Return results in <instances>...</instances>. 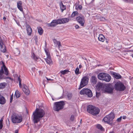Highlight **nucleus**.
Masks as SVG:
<instances>
[{
  "instance_id": "1",
  "label": "nucleus",
  "mask_w": 133,
  "mask_h": 133,
  "mask_svg": "<svg viewBox=\"0 0 133 133\" xmlns=\"http://www.w3.org/2000/svg\"><path fill=\"white\" fill-rule=\"evenodd\" d=\"M33 114L34 122L35 123H37L44 116L45 112L43 109L37 108L36 111L33 113Z\"/></svg>"
},
{
  "instance_id": "2",
  "label": "nucleus",
  "mask_w": 133,
  "mask_h": 133,
  "mask_svg": "<svg viewBox=\"0 0 133 133\" xmlns=\"http://www.w3.org/2000/svg\"><path fill=\"white\" fill-rule=\"evenodd\" d=\"M87 111L89 113L95 115L99 114L100 110L98 108L90 105L87 107Z\"/></svg>"
},
{
  "instance_id": "3",
  "label": "nucleus",
  "mask_w": 133,
  "mask_h": 133,
  "mask_svg": "<svg viewBox=\"0 0 133 133\" xmlns=\"http://www.w3.org/2000/svg\"><path fill=\"white\" fill-rule=\"evenodd\" d=\"M115 117V116L114 114L111 112L106 116L103 119V121L111 125L112 124L113 120Z\"/></svg>"
},
{
  "instance_id": "4",
  "label": "nucleus",
  "mask_w": 133,
  "mask_h": 133,
  "mask_svg": "<svg viewBox=\"0 0 133 133\" xmlns=\"http://www.w3.org/2000/svg\"><path fill=\"white\" fill-rule=\"evenodd\" d=\"M1 64H2V66L1 67V69L0 70V79H4L5 78L4 77L3 75L4 73V70L5 71V74L7 75L9 74V72L7 68L6 67L4 63L2 62Z\"/></svg>"
},
{
  "instance_id": "5",
  "label": "nucleus",
  "mask_w": 133,
  "mask_h": 133,
  "mask_svg": "<svg viewBox=\"0 0 133 133\" xmlns=\"http://www.w3.org/2000/svg\"><path fill=\"white\" fill-rule=\"evenodd\" d=\"M12 122L14 123H19L22 121V117L21 116L18 114H14L11 117Z\"/></svg>"
},
{
  "instance_id": "6",
  "label": "nucleus",
  "mask_w": 133,
  "mask_h": 133,
  "mask_svg": "<svg viewBox=\"0 0 133 133\" xmlns=\"http://www.w3.org/2000/svg\"><path fill=\"white\" fill-rule=\"evenodd\" d=\"M64 103L63 101L56 102L55 103L54 107V110L55 111H59L63 108Z\"/></svg>"
},
{
  "instance_id": "7",
  "label": "nucleus",
  "mask_w": 133,
  "mask_h": 133,
  "mask_svg": "<svg viewBox=\"0 0 133 133\" xmlns=\"http://www.w3.org/2000/svg\"><path fill=\"white\" fill-rule=\"evenodd\" d=\"M115 88L116 90L120 91H123L125 89L124 85L120 82H117L115 85Z\"/></svg>"
},
{
  "instance_id": "8",
  "label": "nucleus",
  "mask_w": 133,
  "mask_h": 133,
  "mask_svg": "<svg viewBox=\"0 0 133 133\" xmlns=\"http://www.w3.org/2000/svg\"><path fill=\"white\" fill-rule=\"evenodd\" d=\"M81 94H86L89 97H91L92 96V94L91 91L88 89H83L79 92Z\"/></svg>"
},
{
  "instance_id": "9",
  "label": "nucleus",
  "mask_w": 133,
  "mask_h": 133,
  "mask_svg": "<svg viewBox=\"0 0 133 133\" xmlns=\"http://www.w3.org/2000/svg\"><path fill=\"white\" fill-rule=\"evenodd\" d=\"M89 79L87 77H83L81 82L79 89H80L86 85L88 83Z\"/></svg>"
},
{
  "instance_id": "10",
  "label": "nucleus",
  "mask_w": 133,
  "mask_h": 133,
  "mask_svg": "<svg viewBox=\"0 0 133 133\" xmlns=\"http://www.w3.org/2000/svg\"><path fill=\"white\" fill-rule=\"evenodd\" d=\"M45 52L46 55V58L44 59L47 63L49 65L52 64V61L50 53L47 50H45Z\"/></svg>"
},
{
  "instance_id": "11",
  "label": "nucleus",
  "mask_w": 133,
  "mask_h": 133,
  "mask_svg": "<svg viewBox=\"0 0 133 133\" xmlns=\"http://www.w3.org/2000/svg\"><path fill=\"white\" fill-rule=\"evenodd\" d=\"M76 19L81 26H83L84 25L85 22V20L83 16H82V17H78L76 18Z\"/></svg>"
},
{
  "instance_id": "12",
  "label": "nucleus",
  "mask_w": 133,
  "mask_h": 133,
  "mask_svg": "<svg viewBox=\"0 0 133 133\" xmlns=\"http://www.w3.org/2000/svg\"><path fill=\"white\" fill-rule=\"evenodd\" d=\"M0 46L1 51L3 52H5L6 51L5 46L4 44L2 42L1 37L0 36Z\"/></svg>"
},
{
  "instance_id": "13",
  "label": "nucleus",
  "mask_w": 133,
  "mask_h": 133,
  "mask_svg": "<svg viewBox=\"0 0 133 133\" xmlns=\"http://www.w3.org/2000/svg\"><path fill=\"white\" fill-rule=\"evenodd\" d=\"M97 87L99 90H104V88L106 87V86L103 84L99 83L97 84Z\"/></svg>"
},
{
  "instance_id": "14",
  "label": "nucleus",
  "mask_w": 133,
  "mask_h": 133,
  "mask_svg": "<svg viewBox=\"0 0 133 133\" xmlns=\"http://www.w3.org/2000/svg\"><path fill=\"white\" fill-rule=\"evenodd\" d=\"M105 74L106 73L104 72L100 73L97 76L98 79L100 80L104 81L105 79L104 78H105Z\"/></svg>"
},
{
  "instance_id": "15",
  "label": "nucleus",
  "mask_w": 133,
  "mask_h": 133,
  "mask_svg": "<svg viewBox=\"0 0 133 133\" xmlns=\"http://www.w3.org/2000/svg\"><path fill=\"white\" fill-rule=\"evenodd\" d=\"M53 41L54 44V45L55 47H57L59 49L62 46V45L61 42L59 41H57L55 39L53 40Z\"/></svg>"
},
{
  "instance_id": "16",
  "label": "nucleus",
  "mask_w": 133,
  "mask_h": 133,
  "mask_svg": "<svg viewBox=\"0 0 133 133\" xmlns=\"http://www.w3.org/2000/svg\"><path fill=\"white\" fill-rule=\"evenodd\" d=\"M58 24V23L57 20H53L50 23L48 24V25L49 26H54Z\"/></svg>"
},
{
  "instance_id": "17",
  "label": "nucleus",
  "mask_w": 133,
  "mask_h": 133,
  "mask_svg": "<svg viewBox=\"0 0 133 133\" xmlns=\"http://www.w3.org/2000/svg\"><path fill=\"white\" fill-rule=\"evenodd\" d=\"M22 2L19 1L17 3V6L18 9L21 11H23V9L22 7Z\"/></svg>"
},
{
  "instance_id": "18",
  "label": "nucleus",
  "mask_w": 133,
  "mask_h": 133,
  "mask_svg": "<svg viewBox=\"0 0 133 133\" xmlns=\"http://www.w3.org/2000/svg\"><path fill=\"white\" fill-rule=\"evenodd\" d=\"M23 91L26 95H28L29 94V90L28 89V88L27 86L25 85H23Z\"/></svg>"
},
{
  "instance_id": "19",
  "label": "nucleus",
  "mask_w": 133,
  "mask_h": 133,
  "mask_svg": "<svg viewBox=\"0 0 133 133\" xmlns=\"http://www.w3.org/2000/svg\"><path fill=\"white\" fill-rule=\"evenodd\" d=\"M105 77L104 78L105 79H104V81L107 82H109L111 79V77L110 75L106 73Z\"/></svg>"
},
{
  "instance_id": "20",
  "label": "nucleus",
  "mask_w": 133,
  "mask_h": 133,
  "mask_svg": "<svg viewBox=\"0 0 133 133\" xmlns=\"http://www.w3.org/2000/svg\"><path fill=\"white\" fill-rule=\"evenodd\" d=\"M90 81L93 84H95L97 82V79L96 77L95 76H92L91 78Z\"/></svg>"
},
{
  "instance_id": "21",
  "label": "nucleus",
  "mask_w": 133,
  "mask_h": 133,
  "mask_svg": "<svg viewBox=\"0 0 133 133\" xmlns=\"http://www.w3.org/2000/svg\"><path fill=\"white\" fill-rule=\"evenodd\" d=\"M106 88L105 87L104 90L105 92H107L109 93H111L112 92L113 90L111 87H107L106 86Z\"/></svg>"
},
{
  "instance_id": "22",
  "label": "nucleus",
  "mask_w": 133,
  "mask_h": 133,
  "mask_svg": "<svg viewBox=\"0 0 133 133\" xmlns=\"http://www.w3.org/2000/svg\"><path fill=\"white\" fill-rule=\"evenodd\" d=\"M112 74L113 77L116 79H120L121 77V76L119 74L115 72H113Z\"/></svg>"
},
{
  "instance_id": "23",
  "label": "nucleus",
  "mask_w": 133,
  "mask_h": 133,
  "mask_svg": "<svg viewBox=\"0 0 133 133\" xmlns=\"http://www.w3.org/2000/svg\"><path fill=\"white\" fill-rule=\"evenodd\" d=\"M6 102V100L4 97L2 95H0V104H4Z\"/></svg>"
},
{
  "instance_id": "24",
  "label": "nucleus",
  "mask_w": 133,
  "mask_h": 133,
  "mask_svg": "<svg viewBox=\"0 0 133 133\" xmlns=\"http://www.w3.org/2000/svg\"><path fill=\"white\" fill-rule=\"evenodd\" d=\"M27 32L28 35H30L31 34L32 30L31 28L29 25H27L26 26Z\"/></svg>"
},
{
  "instance_id": "25",
  "label": "nucleus",
  "mask_w": 133,
  "mask_h": 133,
  "mask_svg": "<svg viewBox=\"0 0 133 133\" xmlns=\"http://www.w3.org/2000/svg\"><path fill=\"white\" fill-rule=\"evenodd\" d=\"M98 38L99 41L102 42H103L104 40V37L102 34H99Z\"/></svg>"
},
{
  "instance_id": "26",
  "label": "nucleus",
  "mask_w": 133,
  "mask_h": 133,
  "mask_svg": "<svg viewBox=\"0 0 133 133\" xmlns=\"http://www.w3.org/2000/svg\"><path fill=\"white\" fill-rule=\"evenodd\" d=\"M60 9L62 11V12L65 9L66 6L64 5L62 2L60 3Z\"/></svg>"
},
{
  "instance_id": "27",
  "label": "nucleus",
  "mask_w": 133,
  "mask_h": 133,
  "mask_svg": "<svg viewBox=\"0 0 133 133\" xmlns=\"http://www.w3.org/2000/svg\"><path fill=\"white\" fill-rule=\"evenodd\" d=\"M6 85V83L5 82H3L1 83L0 84V89L4 88Z\"/></svg>"
},
{
  "instance_id": "28",
  "label": "nucleus",
  "mask_w": 133,
  "mask_h": 133,
  "mask_svg": "<svg viewBox=\"0 0 133 133\" xmlns=\"http://www.w3.org/2000/svg\"><path fill=\"white\" fill-rule=\"evenodd\" d=\"M14 54L16 55H17L20 54V51L17 48L15 49L14 50Z\"/></svg>"
},
{
  "instance_id": "29",
  "label": "nucleus",
  "mask_w": 133,
  "mask_h": 133,
  "mask_svg": "<svg viewBox=\"0 0 133 133\" xmlns=\"http://www.w3.org/2000/svg\"><path fill=\"white\" fill-rule=\"evenodd\" d=\"M16 96L17 98L19 97L20 96L19 92L18 90H16V91L14 96Z\"/></svg>"
},
{
  "instance_id": "30",
  "label": "nucleus",
  "mask_w": 133,
  "mask_h": 133,
  "mask_svg": "<svg viewBox=\"0 0 133 133\" xmlns=\"http://www.w3.org/2000/svg\"><path fill=\"white\" fill-rule=\"evenodd\" d=\"M38 32L40 35H42L43 32V30L42 28L41 27L38 28Z\"/></svg>"
},
{
  "instance_id": "31",
  "label": "nucleus",
  "mask_w": 133,
  "mask_h": 133,
  "mask_svg": "<svg viewBox=\"0 0 133 133\" xmlns=\"http://www.w3.org/2000/svg\"><path fill=\"white\" fill-rule=\"evenodd\" d=\"M63 23L68 22L69 21V19L68 18H63Z\"/></svg>"
},
{
  "instance_id": "32",
  "label": "nucleus",
  "mask_w": 133,
  "mask_h": 133,
  "mask_svg": "<svg viewBox=\"0 0 133 133\" xmlns=\"http://www.w3.org/2000/svg\"><path fill=\"white\" fill-rule=\"evenodd\" d=\"M79 69L78 68H76L75 70V74L76 75H78L79 73Z\"/></svg>"
},
{
  "instance_id": "33",
  "label": "nucleus",
  "mask_w": 133,
  "mask_h": 133,
  "mask_svg": "<svg viewBox=\"0 0 133 133\" xmlns=\"http://www.w3.org/2000/svg\"><path fill=\"white\" fill-rule=\"evenodd\" d=\"M59 24H63V18L57 20Z\"/></svg>"
},
{
  "instance_id": "34",
  "label": "nucleus",
  "mask_w": 133,
  "mask_h": 133,
  "mask_svg": "<svg viewBox=\"0 0 133 133\" xmlns=\"http://www.w3.org/2000/svg\"><path fill=\"white\" fill-rule=\"evenodd\" d=\"M97 128L99 129H100L102 130H103V128L102 127L100 124H97Z\"/></svg>"
},
{
  "instance_id": "35",
  "label": "nucleus",
  "mask_w": 133,
  "mask_h": 133,
  "mask_svg": "<svg viewBox=\"0 0 133 133\" xmlns=\"http://www.w3.org/2000/svg\"><path fill=\"white\" fill-rule=\"evenodd\" d=\"M78 14V12L77 11H75L74 12L71 14V16L72 17H74Z\"/></svg>"
},
{
  "instance_id": "36",
  "label": "nucleus",
  "mask_w": 133,
  "mask_h": 133,
  "mask_svg": "<svg viewBox=\"0 0 133 133\" xmlns=\"http://www.w3.org/2000/svg\"><path fill=\"white\" fill-rule=\"evenodd\" d=\"M32 57L35 60H36L37 59V57L35 56L34 53L32 54Z\"/></svg>"
},
{
  "instance_id": "37",
  "label": "nucleus",
  "mask_w": 133,
  "mask_h": 133,
  "mask_svg": "<svg viewBox=\"0 0 133 133\" xmlns=\"http://www.w3.org/2000/svg\"><path fill=\"white\" fill-rule=\"evenodd\" d=\"M3 119H1L0 120V129H2L3 127Z\"/></svg>"
},
{
  "instance_id": "38",
  "label": "nucleus",
  "mask_w": 133,
  "mask_h": 133,
  "mask_svg": "<svg viewBox=\"0 0 133 133\" xmlns=\"http://www.w3.org/2000/svg\"><path fill=\"white\" fill-rule=\"evenodd\" d=\"M67 71V70H65L61 71V72L62 74L64 75L66 74Z\"/></svg>"
},
{
  "instance_id": "39",
  "label": "nucleus",
  "mask_w": 133,
  "mask_h": 133,
  "mask_svg": "<svg viewBox=\"0 0 133 133\" xmlns=\"http://www.w3.org/2000/svg\"><path fill=\"white\" fill-rule=\"evenodd\" d=\"M122 116H121L119 118H117L116 121L117 122H119L121 121V119H122Z\"/></svg>"
},
{
  "instance_id": "40",
  "label": "nucleus",
  "mask_w": 133,
  "mask_h": 133,
  "mask_svg": "<svg viewBox=\"0 0 133 133\" xmlns=\"http://www.w3.org/2000/svg\"><path fill=\"white\" fill-rule=\"evenodd\" d=\"M71 94H68L67 95V97L69 99H70L71 98Z\"/></svg>"
},
{
  "instance_id": "41",
  "label": "nucleus",
  "mask_w": 133,
  "mask_h": 133,
  "mask_svg": "<svg viewBox=\"0 0 133 133\" xmlns=\"http://www.w3.org/2000/svg\"><path fill=\"white\" fill-rule=\"evenodd\" d=\"M70 120L72 121H74V117L73 115H71L70 118Z\"/></svg>"
},
{
  "instance_id": "42",
  "label": "nucleus",
  "mask_w": 133,
  "mask_h": 133,
  "mask_svg": "<svg viewBox=\"0 0 133 133\" xmlns=\"http://www.w3.org/2000/svg\"><path fill=\"white\" fill-rule=\"evenodd\" d=\"M13 99V94L11 96V97L10 99V102L11 103Z\"/></svg>"
},
{
  "instance_id": "43",
  "label": "nucleus",
  "mask_w": 133,
  "mask_h": 133,
  "mask_svg": "<svg viewBox=\"0 0 133 133\" xmlns=\"http://www.w3.org/2000/svg\"><path fill=\"white\" fill-rule=\"evenodd\" d=\"M46 79H47V80L48 81H53V79H49V78H48L46 77Z\"/></svg>"
},
{
  "instance_id": "44",
  "label": "nucleus",
  "mask_w": 133,
  "mask_h": 133,
  "mask_svg": "<svg viewBox=\"0 0 133 133\" xmlns=\"http://www.w3.org/2000/svg\"><path fill=\"white\" fill-rule=\"evenodd\" d=\"M18 80L19 82H21V80L20 78V77H18Z\"/></svg>"
},
{
  "instance_id": "45",
  "label": "nucleus",
  "mask_w": 133,
  "mask_h": 133,
  "mask_svg": "<svg viewBox=\"0 0 133 133\" xmlns=\"http://www.w3.org/2000/svg\"><path fill=\"white\" fill-rule=\"evenodd\" d=\"M122 118H123V119H125L126 118H127V117H126L125 116H122Z\"/></svg>"
},
{
  "instance_id": "46",
  "label": "nucleus",
  "mask_w": 133,
  "mask_h": 133,
  "mask_svg": "<svg viewBox=\"0 0 133 133\" xmlns=\"http://www.w3.org/2000/svg\"><path fill=\"white\" fill-rule=\"evenodd\" d=\"M75 28L76 29H78L79 28V26L78 25H76L75 26Z\"/></svg>"
},
{
  "instance_id": "47",
  "label": "nucleus",
  "mask_w": 133,
  "mask_h": 133,
  "mask_svg": "<svg viewBox=\"0 0 133 133\" xmlns=\"http://www.w3.org/2000/svg\"><path fill=\"white\" fill-rule=\"evenodd\" d=\"M19 87L20 88H21V86H22L21 82H19Z\"/></svg>"
},
{
  "instance_id": "48",
  "label": "nucleus",
  "mask_w": 133,
  "mask_h": 133,
  "mask_svg": "<svg viewBox=\"0 0 133 133\" xmlns=\"http://www.w3.org/2000/svg\"><path fill=\"white\" fill-rule=\"evenodd\" d=\"M78 7H79V9H82V7L81 6V5L79 6H78Z\"/></svg>"
},
{
  "instance_id": "49",
  "label": "nucleus",
  "mask_w": 133,
  "mask_h": 133,
  "mask_svg": "<svg viewBox=\"0 0 133 133\" xmlns=\"http://www.w3.org/2000/svg\"><path fill=\"white\" fill-rule=\"evenodd\" d=\"M82 66L81 65H80L79 66V69L81 68H82Z\"/></svg>"
},
{
  "instance_id": "50",
  "label": "nucleus",
  "mask_w": 133,
  "mask_h": 133,
  "mask_svg": "<svg viewBox=\"0 0 133 133\" xmlns=\"http://www.w3.org/2000/svg\"><path fill=\"white\" fill-rule=\"evenodd\" d=\"M15 133H18V130H16Z\"/></svg>"
},
{
  "instance_id": "51",
  "label": "nucleus",
  "mask_w": 133,
  "mask_h": 133,
  "mask_svg": "<svg viewBox=\"0 0 133 133\" xmlns=\"http://www.w3.org/2000/svg\"><path fill=\"white\" fill-rule=\"evenodd\" d=\"M6 19V18L5 17H3V19L4 20H5Z\"/></svg>"
},
{
  "instance_id": "52",
  "label": "nucleus",
  "mask_w": 133,
  "mask_h": 133,
  "mask_svg": "<svg viewBox=\"0 0 133 133\" xmlns=\"http://www.w3.org/2000/svg\"><path fill=\"white\" fill-rule=\"evenodd\" d=\"M109 133H114V132L112 131V132H109Z\"/></svg>"
},
{
  "instance_id": "53",
  "label": "nucleus",
  "mask_w": 133,
  "mask_h": 133,
  "mask_svg": "<svg viewBox=\"0 0 133 133\" xmlns=\"http://www.w3.org/2000/svg\"><path fill=\"white\" fill-rule=\"evenodd\" d=\"M96 96H97V97H98V95H97V93H96Z\"/></svg>"
},
{
  "instance_id": "54",
  "label": "nucleus",
  "mask_w": 133,
  "mask_h": 133,
  "mask_svg": "<svg viewBox=\"0 0 133 133\" xmlns=\"http://www.w3.org/2000/svg\"><path fill=\"white\" fill-rule=\"evenodd\" d=\"M131 56H132V58H133V55H131Z\"/></svg>"
},
{
  "instance_id": "55",
  "label": "nucleus",
  "mask_w": 133,
  "mask_h": 133,
  "mask_svg": "<svg viewBox=\"0 0 133 133\" xmlns=\"http://www.w3.org/2000/svg\"><path fill=\"white\" fill-rule=\"evenodd\" d=\"M104 18V19H105V18Z\"/></svg>"
}]
</instances>
